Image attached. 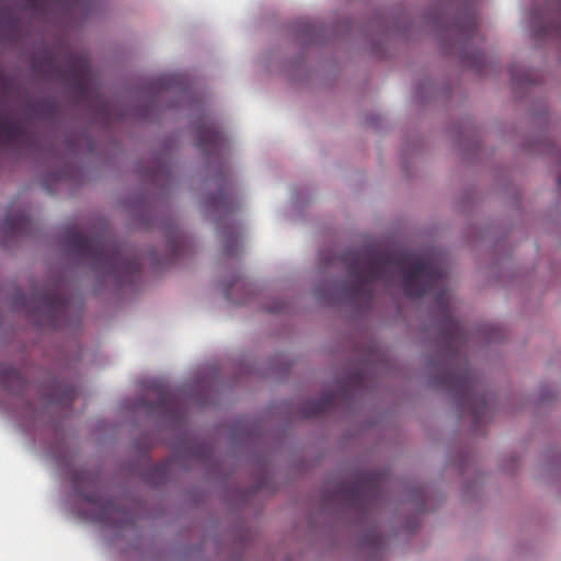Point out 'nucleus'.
<instances>
[{"instance_id":"393cba45","label":"nucleus","mask_w":561,"mask_h":561,"mask_svg":"<svg viewBox=\"0 0 561 561\" xmlns=\"http://www.w3.org/2000/svg\"><path fill=\"white\" fill-rule=\"evenodd\" d=\"M270 311H272V312H282V311H284V306L283 305L275 306L273 308H270Z\"/></svg>"},{"instance_id":"f3484780","label":"nucleus","mask_w":561,"mask_h":561,"mask_svg":"<svg viewBox=\"0 0 561 561\" xmlns=\"http://www.w3.org/2000/svg\"><path fill=\"white\" fill-rule=\"evenodd\" d=\"M157 405L163 410H170L174 407V397L167 389L159 390V399Z\"/></svg>"},{"instance_id":"4be33fe9","label":"nucleus","mask_w":561,"mask_h":561,"mask_svg":"<svg viewBox=\"0 0 561 561\" xmlns=\"http://www.w3.org/2000/svg\"><path fill=\"white\" fill-rule=\"evenodd\" d=\"M171 81H172V78H170V77H162V78H159L157 84L160 88L169 89L171 87Z\"/></svg>"},{"instance_id":"423d86ee","label":"nucleus","mask_w":561,"mask_h":561,"mask_svg":"<svg viewBox=\"0 0 561 561\" xmlns=\"http://www.w3.org/2000/svg\"><path fill=\"white\" fill-rule=\"evenodd\" d=\"M387 481L383 472H360L353 482H339L335 494L351 506L367 511L377 505Z\"/></svg>"},{"instance_id":"a211bd4d","label":"nucleus","mask_w":561,"mask_h":561,"mask_svg":"<svg viewBox=\"0 0 561 561\" xmlns=\"http://www.w3.org/2000/svg\"><path fill=\"white\" fill-rule=\"evenodd\" d=\"M510 72H511V78L515 83H518V84L534 83V80L531 79V75L529 71H525L523 75L519 76V73L517 71V67L512 66L510 69Z\"/></svg>"},{"instance_id":"1a4fd4ad","label":"nucleus","mask_w":561,"mask_h":561,"mask_svg":"<svg viewBox=\"0 0 561 561\" xmlns=\"http://www.w3.org/2000/svg\"><path fill=\"white\" fill-rule=\"evenodd\" d=\"M32 227V221L24 210L16 213L8 211L5 218L0 225V229L7 237H14L28 233Z\"/></svg>"},{"instance_id":"ddd939ff","label":"nucleus","mask_w":561,"mask_h":561,"mask_svg":"<svg viewBox=\"0 0 561 561\" xmlns=\"http://www.w3.org/2000/svg\"><path fill=\"white\" fill-rule=\"evenodd\" d=\"M454 28L457 33L458 39L465 42L474 41L479 36L478 22L474 14H468L462 20L455 23Z\"/></svg>"},{"instance_id":"aec40b11","label":"nucleus","mask_w":561,"mask_h":561,"mask_svg":"<svg viewBox=\"0 0 561 561\" xmlns=\"http://www.w3.org/2000/svg\"><path fill=\"white\" fill-rule=\"evenodd\" d=\"M67 10H75L80 4L81 0H57Z\"/></svg>"},{"instance_id":"6ab92c4d","label":"nucleus","mask_w":561,"mask_h":561,"mask_svg":"<svg viewBox=\"0 0 561 561\" xmlns=\"http://www.w3.org/2000/svg\"><path fill=\"white\" fill-rule=\"evenodd\" d=\"M27 7L32 10H41L48 2V0H25Z\"/></svg>"},{"instance_id":"39448f33","label":"nucleus","mask_w":561,"mask_h":561,"mask_svg":"<svg viewBox=\"0 0 561 561\" xmlns=\"http://www.w3.org/2000/svg\"><path fill=\"white\" fill-rule=\"evenodd\" d=\"M207 209L217 215L218 230L224 239V252L226 255H234L241 248V233L239 225L232 219L238 208L237 196L230 183L220 186L218 193L206 201Z\"/></svg>"},{"instance_id":"bb28decb","label":"nucleus","mask_w":561,"mask_h":561,"mask_svg":"<svg viewBox=\"0 0 561 561\" xmlns=\"http://www.w3.org/2000/svg\"><path fill=\"white\" fill-rule=\"evenodd\" d=\"M558 185L561 187V176L558 180Z\"/></svg>"},{"instance_id":"b1692460","label":"nucleus","mask_w":561,"mask_h":561,"mask_svg":"<svg viewBox=\"0 0 561 561\" xmlns=\"http://www.w3.org/2000/svg\"><path fill=\"white\" fill-rule=\"evenodd\" d=\"M160 173H168L167 167H159L157 170H154L151 174L152 180H157Z\"/></svg>"},{"instance_id":"7ed1b4c3","label":"nucleus","mask_w":561,"mask_h":561,"mask_svg":"<svg viewBox=\"0 0 561 561\" xmlns=\"http://www.w3.org/2000/svg\"><path fill=\"white\" fill-rule=\"evenodd\" d=\"M33 68L46 79L67 81L80 102H89L95 94V76L85 54L68 51L61 62L46 54Z\"/></svg>"},{"instance_id":"5701e85b","label":"nucleus","mask_w":561,"mask_h":561,"mask_svg":"<svg viewBox=\"0 0 561 561\" xmlns=\"http://www.w3.org/2000/svg\"><path fill=\"white\" fill-rule=\"evenodd\" d=\"M75 398V390L69 388V389H66L65 392H64V396H62V401H72Z\"/></svg>"},{"instance_id":"6e6552de","label":"nucleus","mask_w":561,"mask_h":561,"mask_svg":"<svg viewBox=\"0 0 561 561\" xmlns=\"http://www.w3.org/2000/svg\"><path fill=\"white\" fill-rule=\"evenodd\" d=\"M196 147L205 154L220 156L227 147L224 133L214 124L202 121L195 128Z\"/></svg>"},{"instance_id":"20e7f679","label":"nucleus","mask_w":561,"mask_h":561,"mask_svg":"<svg viewBox=\"0 0 561 561\" xmlns=\"http://www.w3.org/2000/svg\"><path fill=\"white\" fill-rule=\"evenodd\" d=\"M14 305L23 307L36 324L50 329L67 325L71 309L70 301L61 295L58 287L37 291L30 297L18 294L14 296Z\"/></svg>"},{"instance_id":"f03ea898","label":"nucleus","mask_w":561,"mask_h":561,"mask_svg":"<svg viewBox=\"0 0 561 561\" xmlns=\"http://www.w3.org/2000/svg\"><path fill=\"white\" fill-rule=\"evenodd\" d=\"M64 243L69 253L89 262L94 272L113 278L118 285L133 284L139 277V257L127 254L107 231L83 234L75 229H68Z\"/></svg>"},{"instance_id":"dca6fc26","label":"nucleus","mask_w":561,"mask_h":561,"mask_svg":"<svg viewBox=\"0 0 561 561\" xmlns=\"http://www.w3.org/2000/svg\"><path fill=\"white\" fill-rule=\"evenodd\" d=\"M461 62L476 70L477 72H483L484 54L481 50H474L472 53L463 51L461 55Z\"/></svg>"},{"instance_id":"4468645a","label":"nucleus","mask_w":561,"mask_h":561,"mask_svg":"<svg viewBox=\"0 0 561 561\" xmlns=\"http://www.w3.org/2000/svg\"><path fill=\"white\" fill-rule=\"evenodd\" d=\"M335 402V397L332 393H324L319 399L308 402L304 408V415L312 417L322 413L330 412Z\"/></svg>"},{"instance_id":"412c9836","label":"nucleus","mask_w":561,"mask_h":561,"mask_svg":"<svg viewBox=\"0 0 561 561\" xmlns=\"http://www.w3.org/2000/svg\"><path fill=\"white\" fill-rule=\"evenodd\" d=\"M168 470H169V462L159 463L153 468V471L157 474H159L161 478H164L167 476Z\"/></svg>"},{"instance_id":"9b49d317","label":"nucleus","mask_w":561,"mask_h":561,"mask_svg":"<svg viewBox=\"0 0 561 561\" xmlns=\"http://www.w3.org/2000/svg\"><path fill=\"white\" fill-rule=\"evenodd\" d=\"M26 137V130L21 123L9 116L0 117V144L22 141Z\"/></svg>"},{"instance_id":"0eeeda50","label":"nucleus","mask_w":561,"mask_h":561,"mask_svg":"<svg viewBox=\"0 0 561 561\" xmlns=\"http://www.w3.org/2000/svg\"><path fill=\"white\" fill-rule=\"evenodd\" d=\"M72 485L78 494L87 502L94 505L96 513L93 519L99 523H111L115 519L119 510L112 500L104 497L101 490V480L98 474L85 470L76 471L72 474Z\"/></svg>"},{"instance_id":"2eb2a0df","label":"nucleus","mask_w":561,"mask_h":561,"mask_svg":"<svg viewBox=\"0 0 561 561\" xmlns=\"http://www.w3.org/2000/svg\"><path fill=\"white\" fill-rule=\"evenodd\" d=\"M34 114L42 118H51L57 112V104L51 99L35 102L32 105Z\"/></svg>"},{"instance_id":"f8f14e48","label":"nucleus","mask_w":561,"mask_h":561,"mask_svg":"<svg viewBox=\"0 0 561 561\" xmlns=\"http://www.w3.org/2000/svg\"><path fill=\"white\" fill-rule=\"evenodd\" d=\"M168 247L170 250V261H175L180 257L186 247V237L183 231L174 225H170L164 232Z\"/></svg>"},{"instance_id":"f257e3e1","label":"nucleus","mask_w":561,"mask_h":561,"mask_svg":"<svg viewBox=\"0 0 561 561\" xmlns=\"http://www.w3.org/2000/svg\"><path fill=\"white\" fill-rule=\"evenodd\" d=\"M335 260L346 266L352 278L345 285V291L351 299L365 306L373 300L377 280L390 285L396 277H401L408 297H422L437 290L435 304L439 312V331L453 359L439 371L438 382L453 391L460 412L468 413L473 427L478 428L489 417L491 409L485 396L479 392V380L468 364H458V355L469 339L466 328L451 314L450 295L444 287L446 274L440 264L432 256L407 250H367L365 253L348 250L339 257H331L328 265L334 264Z\"/></svg>"},{"instance_id":"9d476101","label":"nucleus","mask_w":561,"mask_h":561,"mask_svg":"<svg viewBox=\"0 0 561 561\" xmlns=\"http://www.w3.org/2000/svg\"><path fill=\"white\" fill-rule=\"evenodd\" d=\"M0 379L2 386L14 393L22 394L27 391L28 383L20 370L2 366L0 367Z\"/></svg>"},{"instance_id":"a878e982","label":"nucleus","mask_w":561,"mask_h":561,"mask_svg":"<svg viewBox=\"0 0 561 561\" xmlns=\"http://www.w3.org/2000/svg\"><path fill=\"white\" fill-rule=\"evenodd\" d=\"M230 288H231V286H229V287H228V288H226V290H225V294H226V296H227L228 298H229V296H230Z\"/></svg>"}]
</instances>
